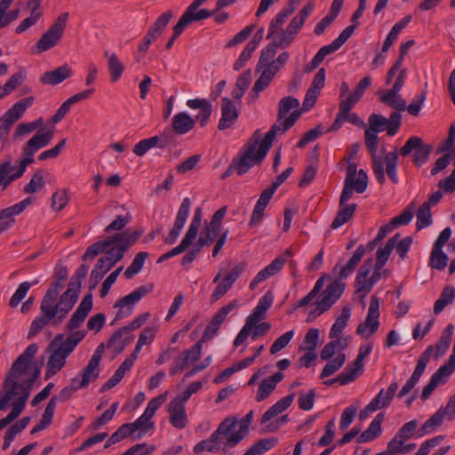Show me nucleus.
<instances>
[{
  "instance_id": "nucleus-1",
  "label": "nucleus",
  "mask_w": 455,
  "mask_h": 455,
  "mask_svg": "<svg viewBox=\"0 0 455 455\" xmlns=\"http://www.w3.org/2000/svg\"><path fill=\"white\" fill-rule=\"evenodd\" d=\"M63 282L55 279V282L47 290L41 301V315L32 321L28 339L34 338L48 324L56 326L61 323L76 303L79 296V284L75 283L74 278L70 279L68 289L60 295L59 300H56L63 286Z\"/></svg>"
},
{
  "instance_id": "nucleus-2",
  "label": "nucleus",
  "mask_w": 455,
  "mask_h": 455,
  "mask_svg": "<svg viewBox=\"0 0 455 455\" xmlns=\"http://www.w3.org/2000/svg\"><path fill=\"white\" fill-rule=\"evenodd\" d=\"M38 347L36 343L30 344L17 357L9 370L4 382V387L8 388L5 393H0V411L5 409L7 403L16 395L20 399L28 391H30L36 380L40 376V369L36 363H32Z\"/></svg>"
},
{
  "instance_id": "nucleus-3",
  "label": "nucleus",
  "mask_w": 455,
  "mask_h": 455,
  "mask_svg": "<svg viewBox=\"0 0 455 455\" xmlns=\"http://www.w3.org/2000/svg\"><path fill=\"white\" fill-rule=\"evenodd\" d=\"M85 334V331H76L65 339L61 333L55 336L49 345L51 355L47 362L46 379L52 377L64 367L67 357L84 339Z\"/></svg>"
},
{
  "instance_id": "nucleus-4",
  "label": "nucleus",
  "mask_w": 455,
  "mask_h": 455,
  "mask_svg": "<svg viewBox=\"0 0 455 455\" xmlns=\"http://www.w3.org/2000/svg\"><path fill=\"white\" fill-rule=\"evenodd\" d=\"M187 106L191 109H199L200 112L195 117L182 111L173 116L172 119V132L178 135H184L192 131L196 121L204 127L212 112V103L206 99H191L187 101Z\"/></svg>"
},
{
  "instance_id": "nucleus-5",
  "label": "nucleus",
  "mask_w": 455,
  "mask_h": 455,
  "mask_svg": "<svg viewBox=\"0 0 455 455\" xmlns=\"http://www.w3.org/2000/svg\"><path fill=\"white\" fill-rule=\"evenodd\" d=\"M144 230L138 229L133 232H119L115 235L108 236L102 241H99L90 245L83 255V259H93L100 253L107 251L112 246L126 244L127 246L133 245L142 235Z\"/></svg>"
},
{
  "instance_id": "nucleus-6",
  "label": "nucleus",
  "mask_w": 455,
  "mask_h": 455,
  "mask_svg": "<svg viewBox=\"0 0 455 455\" xmlns=\"http://www.w3.org/2000/svg\"><path fill=\"white\" fill-rule=\"evenodd\" d=\"M68 17L69 14L67 12L58 16L47 31L41 36L35 46L32 47L33 53L44 52L58 44L63 36Z\"/></svg>"
},
{
  "instance_id": "nucleus-7",
  "label": "nucleus",
  "mask_w": 455,
  "mask_h": 455,
  "mask_svg": "<svg viewBox=\"0 0 455 455\" xmlns=\"http://www.w3.org/2000/svg\"><path fill=\"white\" fill-rule=\"evenodd\" d=\"M292 172V167H288L285 169L280 175L275 178V180L271 184V186L261 193L253 209L251 220L249 221V227H254L263 220L264 211L273 197V195L276 189L288 179Z\"/></svg>"
},
{
  "instance_id": "nucleus-8",
  "label": "nucleus",
  "mask_w": 455,
  "mask_h": 455,
  "mask_svg": "<svg viewBox=\"0 0 455 455\" xmlns=\"http://www.w3.org/2000/svg\"><path fill=\"white\" fill-rule=\"evenodd\" d=\"M455 419V394L451 395L445 406L440 407L424 424L418 429L417 435L425 436L438 427H440L444 419Z\"/></svg>"
},
{
  "instance_id": "nucleus-9",
  "label": "nucleus",
  "mask_w": 455,
  "mask_h": 455,
  "mask_svg": "<svg viewBox=\"0 0 455 455\" xmlns=\"http://www.w3.org/2000/svg\"><path fill=\"white\" fill-rule=\"evenodd\" d=\"M237 420L235 418L225 419L213 432L224 451L226 448H233L237 445L246 435L237 427Z\"/></svg>"
},
{
  "instance_id": "nucleus-10",
  "label": "nucleus",
  "mask_w": 455,
  "mask_h": 455,
  "mask_svg": "<svg viewBox=\"0 0 455 455\" xmlns=\"http://www.w3.org/2000/svg\"><path fill=\"white\" fill-rule=\"evenodd\" d=\"M432 149V145L426 144L419 137L412 136L409 138L405 144L400 148L399 153L403 156L411 155L412 163L418 166H421L428 160Z\"/></svg>"
},
{
  "instance_id": "nucleus-11",
  "label": "nucleus",
  "mask_w": 455,
  "mask_h": 455,
  "mask_svg": "<svg viewBox=\"0 0 455 455\" xmlns=\"http://www.w3.org/2000/svg\"><path fill=\"white\" fill-rule=\"evenodd\" d=\"M315 4L312 1L307 2L299 12L291 19L285 29H281L278 34L283 38V44H291L296 35L303 27L307 17L312 13Z\"/></svg>"
},
{
  "instance_id": "nucleus-12",
  "label": "nucleus",
  "mask_w": 455,
  "mask_h": 455,
  "mask_svg": "<svg viewBox=\"0 0 455 455\" xmlns=\"http://www.w3.org/2000/svg\"><path fill=\"white\" fill-rule=\"evenodd\" d=\"M257 140H249L244 147V152L232 160L239 176L243 175L255 164H260L263 161V159H258L259 150H257Z\"/></svg>"
},
{
  "instance_id": "nucleus-13",
  "label": "nucleus",
  "mask_w": 455,
  "mask_h": 455,
  "mask_svg": "<svg viewBox=\"0 0 455 455\" xmlns=\"http://www.w3.org/2000/svg\"><path fill=\"white\" fill-rule=\"evenodd\" d=\"M376 132L367 129L365 131V145L371 156V164L374 175L378 182L383 185L386 182L383 159L376 155L378 148V136Z\"/></svg>"
},
{
  "instance_id": "nucleus-14",
  "label": "nucleus",
  "mask_w": 455,
  "mask_h": 455,
  "mask_svg": "<svg viewBox=\"0 0 455 455\" xmlns=\"http://www.w3.org/2000/svg\"><path fill=\"white\" fill-rule=\"evenodd\" d=\"M370 130L376 132H380L387 130L389 136H394L401 126V114L393 112L389 118L381 115L371 114L369 116Z\"/></svg>"
},
{
  "instance_id": "nucleus-15",
  "label": "nucleus",
  "mask_w": 455,
  "mask_h": 455,
  "mask_svg": "<svg viewBox=\"0 0 455 455\" xmlns=\"http://www.w3.org/2000/svg\"><path fill=\"white\" fill-rule=\"evenodd\" d=\"M379 300L376 296L371 298L368 314L364 323H360L356 328V333L369 338L374 334L379 326Z\"/></svg>"
},
{
  "instance_id": "nucleus-16",
  "label": "nucleus",
  "mask_w": 455,
  "mask_h": 455,
  "mask_svg": "<svg viewBox=\"0 0 455 455\" xmlns=\"http://www.w3.org/2000/svg\"><path fill=\"white\" fill-rule=\"evenodd\" d=\"M345 290V283L339 280H334L322 291L315 304H318L320 311L329 310L332 305L341 297Z\"/></svg>"
},
{
  "instance_id": "nucleus-17",
  "label": "nucleus",
  "mask_w": 455,
  "mask_h": 455,
  "mask_svg": "<svg viewBox=\"0 0 455 455\" xmlns=\"http://www.w3.org/2000/svg\"><path fill=\"white\" fill-rule=\"evenodd\" d=\"M245 268L246 263L244 262H240L235 265L216 286L211 296V301L215 302L222 298L231 289L235 281L242 275Z\"/></svg>"
},
{
  "instance_id": "nucleus-18",
  "label": "nucleus",
  "mask_w": 455,
  "mask_h": 455,
  "mask_svg": "<svg viewBox=\"0 0 455 455\" xmlns=\"http://www.w3.org/2000/svg\"><path fill=\"white\" fill-rule=\"evenodd\" d=\"M32 202V198L27 197L20 203L0 211V235L14 225L15 216L20 214Z\"/></svg>"
},
{
  "instance_id": "nucleus-19",
  "label": "nucleus",
  "mask_w": 455,
  "mask_h": 455,
  "mask_svg": "<svg viewBox=\"0 0 455 455\" xmlns=\"http://www.w3.org/2000/svg\"><path fill=\"white\" fill-rule=\"evenodd\" d=\"M202 350L203 343L199 340L190 348L180 353L175 363L170 367V374L176 375L178 372L184 370L189 363L197 362L202 355Z\"/></svg>"
},
{
  "instance_id": "nucleus-20",
  "label": "nucleus",
  "mask_w": 455,
  "mask_h": 455,
  "mask_svg": "<svg viewBox=\"0 0 455 455\" xmlns=\"http://www.w3.org/2000/svg\"><path fill=\"white\" fill-rule=\"evenodd\" d=\"M173 139L172 132H164L159 136H153L139 141L133 148V153L138 156H144L149 149L158 147L166 148Z\"/></svg>"
},
{
  "instance_id": "nucleus-21",
  "label": "nucleus",
  "mask_w": 455,
  "mask_h": 455,
  "mask_svg": "<svg viewBox=\"0 0 455 455\" xmlns=\"http://www.w3.org/2000/svg\"><path fill=\"white\" fill-rule=\"evenodd\" d=\"M191 202L188 197L183 199L174 221L173 228L169 235L164 238V242L168 244H173L179 237L186 221L189 215Z\"/></svg>"
},
{
  "instance_id": "nucleus-22",
  "label": "nucleus",
  "mask_w": 455,
  "mask_h": 455,
  "mask_svg": "<svg viewBox=\"0 0 455 455\" xmlns=\"http://www.w3.org/2000/svg\"><path fill=\"white\" fill-rule=\"evenodd\" d=\"M368 176L366 172L361 169L358 171V177L355 182L344 181V187L339 197V206H343L353 196L355 191L358 194L363 193L367 189Z\"/></svg>"
},
{
  "instance_id": "nucleus-23",
  "label": "nucleus",
  "mask_w": 455,
  "mask_h": 455,
  "mask_svg": "<svg viewBox=\"0 0 455 455\" xmlns=\"http://www.w3.org/2000/svg\"><path fill=\"white\" fill-rule=\"evenodd\" d=\"M126 244L112 246L107 251V256L98 259L95 267L99 268L104 275L108 272L118 261H120L129 249Z\"/></svg>"
},
{
  "instance_id": "nucleus-24",
  "label": "nucleus",
  "mask_w": 455,
  "mask_h": 455,
  "mask_svg": "<svg viewBox=\"0 0 455 455\" xmlns=\"http://www.w3.org/2000/svg\"><path fill=\"white\" fill-rule=\"evenodd\" d=\"M276 75V68L273 65L264 67L261 75L254 83V85L248 94V103L253 104L259 98V92L267 88Z\"/></svg>"
},
{
  "instance_id": "nucleus-25",
  "label": "nucleus",
  "mask_w": 455,
  "mask_h": 455,
  "mask_svg": "<svg viewBox=\"0 0 455 455\" xmlns=\"http://www.w3.org/2000/svg\"><path fill=\"white\" fill-rule=\"evenodd\" d=\"M92 309V294L88 293L84 297L78 307L76 309L71 318L68 320L67 329L73 331L82 325L89 313Z\"/></svg>"
},
{
  "instance_id": "nucleus-26",
  "label": "nucleus",
  "mask_w": 455,
  "mask_h": 455,
  "mask_svg": "<svg viewBox=\"0 0 455 455\" xmlns=\"http://www.w3.org/2000/svg\"><path fill=\"white\" fill-rule=\"evenodd\" d=\"M239 111L234 102L228 97L221 99V117L218 128L220 131L230 128L238 119Z\"/></svg>"
},
{
  "instance_id": "nucleus-27",
  "label": "nucleus",
  "mask_w": 455,
  "mask_h": 455,
  "mask_svg": "<svg viewBox=\"0 0 455 455\" xmlns=\"http://www.w3.org/2000/svg\"><path fill=\"white\" fill-rule=\"evenodd\" d=\"M33 102V97H27L20 100L12 105V107L9 108L0 119L12 128V124L21 118L27 108L30 107Z\"/></svg>"
},
{
  "instance_id": "nucleus-28",
  "label": "nucleus",
  "mask_w": 455,
  "mask_h": 455,
  "mask_svg": "<svg viewBox=\"0 0 455 455\" xmlns=\"http://www.w3.org/2000/svg\"><path fill=\"white\" fill-rule=\"evenodd\" d=\"M168 412L170 414V422L175 428L183 429L187 427L188 417L185 403L173 399L168 405Z\"/></svg>"
},
{
  "instance_id": "nucleus-29",
  "label": "nucleus",
  "mask_w": 455,
  "mask_h": 455,
  "mask_svg": "<svg viewBox=\"0 0 455 455\" xmlns=\"http://www.w3.org/2000/svg\"><path fill=\"white\" fill-rule=\"evenodd\" d=\"M273 301L274 295L271 291H267L264 296L259 299L252 313L247 316L246 322L255 326L256 323L264 318L266 312L271 307Z\"/></svg>"
},
{
  "instance_id": "nucleus-30",
  "label": "nucleus",
  "mask_w": 455,
  "mask_h": 455,
  "mask_svg": "<svg viewBox=\"0 0 455 455\" xmlns=\"http://www.w3.org/2000/svg\"><path fill=\"white\" fill-rule=\"evenodd\" d=\"M73 75L72 68L68 64H64L52 71L45 72L41 77L40 82L44 84L57 85Z\"/></svg>"
},
{
  "instance_id": "nucleus-31",
  "label": "nucleus",
  "mask_w": 455,
  "mask_h": 455,
  "mask_svg": "<svg viewBox=\"0 0 455 455\" xmlns=\"http://www.w3.org/2000/svg\"><path fill=\"white\" fill-rule=\"evenodd\" d=\"M283 374L281 371L275 372L273 375L264 379L259 383L255 400L261 402L267 398L272 392L275 389L276 385L283 380Z\"/></svg>"
},
{
  "instance_id": "nucleus-32",
  "label": "nucleus",
  "mask_w": 455,
  "mask_h": 455,
  "mask_svg": "<svg viewBox=\"0 0 455 455\" xmlns=\"http://www.w3.org/2000/svg\"><path fill=\"white\" fill-rule=\"evenodd\" d=\"M271 42L267 45L265 49L262 50L261 55L257 64L256 70H259L262 66L271 61L272 58L275 55L278 48L284 49L287 48L290 44H283V38L278 35L277 37H271Z\"/></svg>"
},
{
  "instance_id": "nucleus-33",
  "label": "nucleus",
  "mask_w": 455,
  "mask_h": 455,
  "mask_svg": "<svg viewBox=\"0 0 455 455\" xmlns=\"http://www.w3.org/2000/svg\"><path fill=\"white\" fill-rule=\"evenodd\" d=\"M153 291V284L142 285L135 289L130 294L124 296L116 301L115 307L123 308L138 303L144 296Z\"/></svg>"
},
{
  "instance_id": "nucleus-34",
  "label": "nucleus",
  "mask_w": 455,
  "mask_h": 455,
  "mask_svg": "<svg viewBox=\"0 0 455 455\" xmlns=\"http://www.w3.org/2000/svg\"><path fill=\"white\" fill-rule=\"evenodd\" d=\"M397 387V382L394 381L390 384L387 390L381 389L379 394L370 402L371 403V407H374L376 411L387 407L392 402Z\"/></svg>"
},
{
  "instance_id": "nucleus-35",
  "label": "nucleus",
  "mask_w": 455,
  "mask_h": 455,
  "mask_svg": "<svg viewBox=\"0 0 455 455\" xmlns=\"http://www.w3.org/2000/svg\"><path fill=\"white\" fill-rule=\"evenodd\" d=\"M28 6L31 8V13L29 17L24 19L16 28L15 32L21 34L27 29L34 26L39 19L42 17V12L40 11L41 2H38L37 5L33 0H28Z\"/></svg>"
},
{
  "instance_id": "nucleus-36",
  "label": "nucleus",
  "mask_w": 455,
  "mask_h": 455,
  "mask_svg": "<svg viewBox=\"0 0 455 455\" xmlns=\"http://www.w3.org/2000/svg\"><path fill=\"white\" fill-rule=\"evenodd\" d=\"M383 419L384 415L382 413H379L371 422L368 428L357 437V443H363L373 441L379 437L381 434V423Z\"/></svg>"
},
{
  "instance_id": "nucleus-37",
  "label": "nucleus",
  "mask_w": 455,
  "mask_h": 455,
  "mask_svg": "<svg viewBox=\"0 0 455 455\" xmlns=\"http://www.w3.org/2000/svg\"><path fill=\"white\" fill-rule=\"evenodd\" d=\"M294 394H290L277 401L263 414L261 418V423H267L278 414L284 411L287 408H289L294 399Z\"/></svg>"
},
{
  "instance_id": "nucleus-38",
  "label": "nucleus",
  "mask_w": 455,
  "mask_h": 455,
  "mask_svg": "<svg viewBox=\"0 0 455 455\" xmlns=\"http://www.w3.org/2000/svg\"><path fill=\"white\" fill-rule=\"evenodd\" d=\"M104 56L108 59V68L112 83L116 82L122 76L124 71V66L114 52H104Z\"/></svg>"
},
{
  "instance_id": "nucleus-39",
  "label": "nucleus",
  "mask_w": 455,
  "mask_h": 455,
  "mask_svg": "<svg viewBox=\"0 0 455 455\" xmlns=\"http://www.w3.org/2000/svg\"><path fill=\"white\" fill-rule=\"evenodd\" d=\"M356 204H344L339 206V209L331 223V228L337 229L348 222L354 216L356 211Z\"/></svg>"
},
{
  "instance_id": "nucleus-40",
  "label": "nucleus",
  "mask_w": 455,
  "mask_h": 455,
  "mask_svg": "<svg viewBox=\"0 0 455 455\" xmlns=\"http://www.w3.org/2000/svg\"><path fill=\"white\" fill-rule=\"evenodd\" d=\"M100 371V363L89 360L88 364L84 368L82 371L81 379H78V387L84 388L91 382H94L99 378Z\"/></svg>"
},
{
  "instance_id": "nucleus-41",
  "label": "nucleus",
  "mask_w": 455,
  "mask_h": 455,
  "mask_svg": "<svg viewBox=\"0 0 455 455\" xmlns=\"http://www.w3.org/2000/svg\"><path fill=\"white\" fill-rule=\"evenodd\" d=\"M215 12H210L206 9L201 10H186L182 16L180 18V26H183L186 28L188 25L194 21H199L205 19H208L213 16Z\"/></svg>"
},
{
  "instance_id": "nucleus-42",
  "label": "nucleus",
  "mask_w": 455,
  "mask_h": 455,
  "mask_svg": "<svg viewBox=\"0 0 455 455\" xmlns=\"http://www.w3.org/2000/svg\"><path fill=\"white\" fill-rule=\"evenodd\" d=\"M379 100L396 109V112L403 111L406 109V101L401 97L399 92L394 93L393 92H379Z\"/></svg>"
},
{
  "instance_id": "nucleus-43",
  "label": "nucleus",
  "mask_w": 455,
  "mask_h": 455,
  "mask_svg": "<svg viewBox=\"0 0 455 455\" xmlns=\"http://www.w3.org/2000/svg\"><path fill=\"white\" fill-rule=\"evenodd\" d=\"M399 238V234L395 235L393 237L388 239L385 247L378 249L376 252L377 261H376V271H380L382 267L385 266L388 258L394 250L396 240Z\"/></svg>"
},
{
  "instance_id": "nucleus-44",
  "label": "nucleus",
  "mask_w": 455,
  "mask_h": 455,
  "mask_svg": "<svg viewBox=\"0 0 455 455\" xmlns=\"http://www.w3.org/2000/svg\"><path fill=\"white\" fill-rule=\"evenodd\" d=\"M55 409H56V399H55V397H52L48 402L47 406L44 410V412L42 416V419L32 428L31 434H36L37 432H40L51 425V423L52 421V418L54 416Z\"/></svg>"
},
{
  "instance_id": "nucleus-45",
  "label": "nucleus",
  "mask_w": 455,
  "mask_h": 455,
  "mask_svg": "<svg viewBox=\"0 0 455 455\" xmlns=\"http://www.w3.org/2000/svg\"><path fill=\"white\" fill-rule=\"evenodd\" d=\"M433 349H434L433 346H428L426 348V350L424 352H422L421 355H419V357L417 361V365L415 367V370H414L412 375L411 376V378L409 379L411 380V382H413L415 385L418 383L419 379L424 373V371L427 368V365L430 360Z\"/></svg>"
},
{
  "instance_id": "nucleus-46",
  "label": "nucleus",
  "mask_w": 455,
  "mask_h": 455,
  "mask_svg": "<svg viewBox=\"0 0 455 455\" xmlns=\"http://www.w3.org/2000/svg\"><path fill=\"white\" fill-rule=\"evenodd\" d=\"M28 399V391H26L25 395L20 399L15 401L12 403V408L10 413L5 418L0 419V430L5 427L8 424L12 422L20 415L26 406Z\"/></svg>"
},
{
  "instance_id": "nucleus-47",
  "label": "nucleus",
  "mask_w": 455,
  "mask_h": 455,
  "mask_svg": "<svg viewBox=\"0 0 455 455\" xmlns=\"http://www.w3.org/2000/svg\"><path fill=\"white\" fill-rule=\"evenodd\" d=\"M455 299V288L445 286L442 291L439 299L434 304V314L439 315L446 306L451 304Z\"/></svg>"
},
{
  "instance_id": "nucleus-48",
  "label": "nucleus",
  "mask_w": 455,
  "mask_h": 455,
  "mask_svg": "<svg viewBox=\"0 0 455 455\" xmlns=\"http://www.w3.org/2000/svg\"><path fill=\"white\" fill-rule=\"evenodd\" d=\"M220 229L221 228L211 224L205 225L201 231L196 243L201 248L211 245L221 235Z\"/></svg>"
},
{
  "instance_id": "nucleus-49",
  "label": "nucleus",
  "mask_w": 455,
  "mask_h": 455,
  "mask_svg": "<svg viewBox=\"0 0 455 455\" xmlns=\"http://www.w3.org/2000/svg\"><path fill=\"white\" fill-rule=\"evenodd\" d=\"M351 315V308L348 305L342 307L341 314L335 320L330 331V338H337L345 327L347 325V321Z\"/></svg>"
},
{
  "instance_id": "nucleus-50",
  "label": "nucleus",
  "mask_w": 455,
  "mask_h": 455,
  "mask_svg": "<svg viewBox=\"0 0 455 455\" xmlns=\"http://www.w3.org/2000/svg\"><path fill=\"white\" fill-rule=\"evenodd\" d=\"M416 443H405V440L395 435L388 443L387 449L391 455L409 453L416 448Z\"/></svg>"
},
{
  "instance_id": "nucleus-51",
  "label": "nucleus",
  "mask_w": 455,
  "mask_h": 455,
  "mask_svg": "<svg viewBox=\"0 0 455 455\" xmlns=\"http://www.w3.org/2000/svg\"><path fill=\"white\" fill-rule=\"evenodd\" d=\"M278 443V439L275 437H268L260 439L253 445H251L243 455H261L265 451H267L274 448Z\"/></svg>"
},
{
  "instance_id": "nucleus-52",
  "label": "nucleus",
  "mask_w": 455,
  "mask_h": 455,
  "mask_svg": "<svg viewBox=\"0 0 455 455\" xmlns=\"http://www.w3.org/2000/svg\"><path fill=\"white\" fill-rule=\"evenodd\" d=\"M251 81V72L250 69L244 71L240 76L237 78L235 83V87L232 92V97L234 100L240 101L244 92L248 89Z\"/></svg>"
},
{
  "instance_id": "nucleus-53",
  "label": "nucleus",
  "mask_w": 455,
  "mask_h": 455,
  "mask_svg": "<svg viewBox=\"0 0 455 455\" xmlns=\"http://www.w3.org/2000/svg\"><path fill=\"white\" fill-rule=\"evenodd\" d=\"M386 164V172L388 178L395 184L398 183V177L396 172L398 164V153L396 149L385 155L383 164Z\"/></svg>"
},
{
  "instance_id": "nucleus-54",
  "label": "nucleus",
  "mask_w": 455,
  "mask_h": 455,
  "mask_svg": "<svg viewBox=\"0 0 455 455\" xmlns=\"http://www.w3.org/2000/svg\"><path fill=\"white\" fill-rule=\"evenodd\" d=\"M220 451H223L220 447V441L217 439L214 433L211 435L209 439L199 442L194 447V451L197 454L203 451L219 452Z\"/></svg>"
},
{
  "instance_id": "nucleus-55",
  "label": "nucleus",
  "mask_w": 455,
  "mask_h": 455,
  "mask_svg": "<svg viewBox=\"0 0 455 455\" xmlns=\"http://www.w3.org/2000/svg\"><path fill=\"white\" fill-rule=\"evenodd\" d=\"M134 433L139 431L137 435H134L132 438L137 439L145 435L149 430L154 428V422L151 419L148 418L146 415H141L134 422L130 423Z\"/></svg>"
},
{
  "instance_id": "nucleus-56",
  "label": "nucleus",
  "mask_w": 455,
  "mask_h": 455,
  "mask_svg": "<svg viewBox=\"0 0 455 455\" xmlns=\"http://www.w3.org/2000/svg\"><path fill=\"white\" fill-rule=\"evenodd\" d=\"M433 222L429 203H423L417 212L416 228L418 230L429 227Z\"/></svg>"
},
{
  "instance_id": "nucleus-57",
  "label": "nucleus",
  "mask_w": 455,
  "mask_h": 455,
  "mask_svg": "<svg viewBox=\"0 0 455 455\" xmlns=\"http://www.w3.org/2000/svg\"><path fill=\"white\" fill-rule=\"evenodd\" d=\"M148 258V253L146 251L139 252L133 259L132 264L124 271V276L127 279L132 278L137 275L143 267L146 259Z\"/></svg>"
},
{
  "instance_id": "nucleus-58",
  "label": "nucleus",
  "mask_w": 455,
  "mask_h": 455,
  "mask_svg": "<svg viewBox=\"0 0 455 455\" xmlns=\"http://www.w3.org/2000/svg\"><path fill=\"white\" fill-rule=\"evenodd\" d=\"M346 355L345 354H339L333 360L329 361L323 367L320 378L324 379L334 374L338 371L345 363Z\"/></svg>"
},
{
  "instance_id": "nucleus-59",
  "label": "nucleus",
  "mask_w": 455,
  "mask_h": 455,
  "mask_svg": "<svg viewBox=\"0 0 455 455\" xmlns=\"http://www.w3.org/2000/svg\"><path fill=\"white\" fill-rule=\"evenodd\" d=\"M446 378L436 371L432 376L429 382L424 387L420 398L426 401L429 398L433 391L436 388L439 384L445 382Z\"/></svg>"
},
{
  "instance_id": "nucleus-60",
  "label": "nucleus",
  "mask_w": 455,
  "mask_h": 455,
  "mask_svg": "<svg viewBox=\"0 0 455 455\" xmlns=\"http://www.w3.org/2000/svg\"><path fill=\"white\" fill-rule=\"evenodd\" d=\"M202 221V210L197 208L195 212L192 221L189 225L188 231L185 234V238L193 243L198 235L199 228Z\"/></svg>"
},
{
  "instance_id": "nucleus-61",
  "label": "nucleus",
  "mask_w": 455,
  "mask_h": 455,
  "mask_svg": "<svg viewBox=\"0 0 455 455\" xmlns=\"http://www.w3.org/2000/svg\"><path fill=\"white\" fill-rule=\"evenodd\" d=\"M292 255V251L290 249H287L283 254L278 255L270 264L265 267L271 275H274L283 268L285 262H287V260L291 259Z\"/></svg>"
},
{
  "instance_id": "nucleus-62",
  "label": "nucleus",
  "mask_w": 455,
  "mask_h": 455,
  "mask_svg": "<svg viewBox=\"0 0 455 455\" xmlns=\"http://www.w3.org/2000/svg\"><path fill=\"white\" fill-rule=\"evenodd\" d=\"M359 100L351 92L346 99H339V112L336 116V123H339L341 116L350 112Z\"/></svg>"
},
{
  "instance_id": "nucleus-63",
  "label": "nucleus",
  "mask_w": 455,
  "mask_h": 455,
  "mask_svg": "<svg viewBox=\"0 0 455 455\" xmlns=\"http://www.w3.org/2000/svg\"><path fill=\"white\" fill-rule=\"evenodd\" d=\"M45 185L44 172L37 171L30 179L29 182L25 185L23 191L27 194H33L38 190H41Z\"/></svg>"
},
{
  "instance_id": "nucleus-64",
  "label": "nucleus",
  "mask_w": 455,
  "mask_h": 455,
  "mask_svg": "<svg viewBox=\"0 0 455 455\" xmlns=\"http://www.w3.org/2000/svg\"><path fill=\"white\" fill-rule=\"evenodd\" d=\"M299 106V101L296 98L288 96L282 98L279 101L278 121L283 119L288 112Z\"/></svg>"
}]
</instances>
